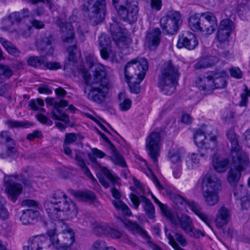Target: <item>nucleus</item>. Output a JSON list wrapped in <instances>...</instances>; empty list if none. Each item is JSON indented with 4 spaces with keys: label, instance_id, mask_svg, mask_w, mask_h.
Listing matches in <instances>:
<instances>
[{
    "label": "nucleus",
    "instance_id": "obj_1",
    "mask_svg": "<svg viewBox=\"0 0 250 250\" xmlns=\"http://www.w3.org/2000/svg\"><path fill=\"white\" fill-rule=\"evenodd\" d=\"M81 73L86 85L90 86L87 98L97 104H101L105 100L108 92V81L104 66L98 65L91 78L87 69H81Z\"/></svg>",
    "mask_w": 250,
    "mask_h": 250
},
{
    "label": "nucleus",
    "instance_id": "obj_2",
    "mask_svg": "<svg viewBox=\"0 0 250 250\" xmlns=\"http://www.w3.org/2000/svg\"><path fill=\"white\" fill-rule=\"evenodd\" d=\"M44 207L49 217L54 220L62 221L64 212L74 215L77 213L75 204L62 191H56L50 200L46 201Z\"/></svg>",
    "mask_w": 250,
    "mask_h": 250
},
{
    "label": "nucleus",
    "instance_id": "obj_3",
    "mask_svg": "<svg viewBox=\"0 0 250 250\" xmlns=\"http://www.w3.org/2000/svg\"><path fill=\"white\" fill-rule=\"evenodd\" d=\"M201 189L204 201L208 206H213L218 203L222 185L221 180L215 174L208 172L203 176Z\"/></svg>",
    "mask_w": 250,
    "mask_h": 250
},
{
    "label": "nucleus",
    "instance_id": "obj_4",
    "mask_svg": "<svg viewBox=\"0 0 250 250\" xmlns=\"http://www.w3.org/2000/svg\"><path fill=\"white\" fill-rule=\"evenodd\" d=\"M180 74L177 67L171 61L164 63L161 74L158 77V85L165 95H171L176 90Z\"/></svg>",
    "mask_w": 250,
    "mask_h": 250
},
{
    "label": "nucleus",
    "instance_id": "obj_5",
    "mask_svg": "<svg viewBox=\"0 0 250 250\" xmlns=\"http://www.w3.org/2000/svg\"><path fill=\"white\" fill-rule=\"evenodd\" d=\"M190 28L194 31H200L206 35H211L218 26L216 18L209 12L195 14L188 20Z\"/></svg>",
    "mask_w": 250,
    "mask_h": 250
},
{
    "label": "nucleus",
    "instance_id": "obj_6",
    "mask_svg": "<svg viewBox=\"0 0 250 250\" xmlns=\"http://www.w3.org/2000/svg\"><path fill=\"white\" fill-rule=\"evenodd\" d=\"M112 4L121 20L130 23L136 21L139 12L136 0H112Z\"/></svg>",
    "mask_w": 250,
    "mask_h": 250
},
{
    "label": "nucleus",
    "instance_id": "obj_7",
    "mask_svg": "<svg viewBox=\"0 0 250 250\" xmlns=\"http://www.w3.org/2000/svg\"><path fill=\"white\" fill-rule=\"evenodd\" d=\"M217 132L211 126H208L204 131L202 129L194 132V141L199 148L205 149H214L217 146Z\"/></svg>",
    "mask_w": 250,
    "mask_h": 250
},
{
    "label": "nucleus",
    "instance_id": "obj_8",
    "mask_svg": "<svg viewBox=\"0 0 250 250\" xmlns=\"http://www.w3.org/2000/svg\"><path fill=\"white\" fill-rule=\"evenodd\" d=\"M53 247L59 250H67L75 241L74 231L67 228L58 235L56 229H49L46 232Z\"/></svg>",
    "mask_w": 250,
    "mask_h": 250
},
{
    "label": "nucleus",
    "instance_id": "obj_9",
    "mask_svg": "<svg viewBox=\"0 0 250 250\" xmlns=\"http://www.w3.org/2000/svg\"><path fill=\"white\" fill-rule=\"evenodd\" d=\"M182 23L183 19L181 13L174 10L168 11L160 20L163 32L167 35L176 34Z\"/></svg>",
    "mask_w": 250,
    "mask_h": 250
},
{
    "label": "nucleus",
    "instance_id": "obj_10",
    "mask_svg": "<svg viewBox=\"0 0 250 250\" xmlns=\"http://www.w3.org/2000/svg\"><path fill=\"white\" fill-rule=\"evenodd\" d=\"M148 69V62L145 58L139 60H132L128 62L125 68V75L126 81H130L133 78L139 79L142 82L144 79L146 72Z\"/></svg>",
    "mask_w": 250,
    "mask_h": 250
},
{
    "label": "nucleus",
    "instance_id": "obj_11",
    "mask_svg": "<svg viewBox=\"0 0 250 250\" xmlns=\"http://www.w3.org/2000/svg\"><path fill=\"white\" fill-rule=\"evenodd\" d=\"M101 167V169L106 178L113 185L111 188V192L112 197L115 200L112 201V204L117 210L122 211L125 215H130L131 211L127 205L120 200L121 194L119 190L115 187V185L118 184V178L113 175L110 171L105 167Z\"/></svg>",
    "mask_w": 250,
    "mask_h": 250
},
{
    "label": "nucleus",
    "instance_id": "obj_12",
    "mask_svg": "<svg viewBox=\"0 0 250 250\" xmlns=\"http://www.w3.org/2000/svg\"><path fill=\"white\" fill-rule=\"evenodd\" d=\"M74 23V25L71 23H63L60 19H58L56 21V24L60 27L61 32L63 34L62 41L63 42L67 43H73L74 26L77 28L80 34L84 35L88 32L87 25L84 21Z\"/></svg>",
    "mask_w": 250,
    "mask_h": 250
},
{
    "label": "nucleus",
    "instance_id": "obj_13",
    "mask_svg": "<svg viewBox=\"0 0 250 250\" xmlns=\"http://www.w3.org/2000/svg\"><path fill=\"white\" fill-rule=\"evenodd\" d=\"M232 159V167L228 174V181L231 186L237 185L241 176V171L249 168L250 171V164L248 156L233 157Z\"/></svg>",
    "mask_w": 250,
    "mask_h": 250
},
{
    "label": "nucleus",
    "instance_id": "obj_14",
    "mask_svg": "<svg viewBox=\"0 0 250 250\" xmlns=\"http://www.w3.org/2000/svg\"><path fill=\"white\" fill-rule=\"evenodd\" d=\"M163 138L159 132H151L146 139V148L154 164L157 166V158L162 146Z\"/></svg>",
    "mask_w": 250,
    "mask_h": 250
},
{
    "label": "nucleus",
    "instance_id": "obj_15",
    "mask_svg": "<svg viewBox=\"0 0 250 250\" xmlns=\"http://www.w3.org/2000/svg\"><path fill=\"white\" fill-rule=\"evenodd\" d=\"M83 5L89 11V17L96 24L101 22L105 15V0H83Z\"/></svg>",
    "mask_w": 250,
    "mask_h": 250
},
{
    "label": "nucleus",
    "instance_id": "obj_16",
    "mask_svg": "<svg viewBox=\"0 0 250 250\" xmlns=\"http://www.w3.org/2000/svg\"><path fill=\"white\" fill-rule=\"evenodd\" d=\"M18 175H4L3 179L5 191L9 200L15 203L23 190L22 185L18 182Z\"/></svg>",
    "mask_w": 250,
    "mask_h": 250
},
{
    "label": "nucleus",
    "instance_id": "obj_17",
    "mask_svg": "<svg viewBox=\"0 0 250 250\" xmlns=\"http://www.w3.org/2000/svg\"><path fill=\"white\" fill-rule=\"evenodd\" d=\"M175 198L178 203L187 205L208 226L209 228L211 227V216L202 211V208L199 204L193 201H189L179 195H177Z\"/></svg>",
    "mask_w": 250,
    "mask_h": 250
},
{
    "label": "nucleus",
    "instance_id": "obj_18",
    "mask_svg": "<svg viewBox=\"0 0 250 250\" xmlns=\"http://www.w3.org/2000/svg\"><path fill=\"white\" fill-rule=\"evenodd\" d=\"M228 140L230 144V155L231 158L243 157L248 156L239 145V136L234 131V129L230 128L226 133Z\"/></svg>",
    "mask_w": 250,
    "mask_h": 250
},
{
    "label": "nucleus",
    "instance_id": "obj_19",
    "mask_svg": "<svg viewBox=\"0 0 250 250\" xmlns=\"http://www.w3.org/2000/svg\"><path fill=\"white\" fill-rule=\"evenodd\" d=\"M129 198L135 209L138 208L141 201L144 202L143 208L147 217L151 219L155 217V208L150 200L143 195L139 197L133 193L130 194Z\"/></svg>",
    "mask_w": 250,
    "mask_h": 250
},
{
    "label": "nucleus",
    "instance_id": "obj_20",
    "mask_svg": "<svg viewBox=\"0 0 250 250\" xmlns=\"http://www.w3.org/2000/svg\"><path fill=\"white\" fill-rule=\"evenodd\" d=\"M198 44V41L194 34L190 31H184L179 35L177 43L178 48L185 47L188 50L195 49Z\"/></svg>",
    "mask_w": 250,
    "mask_h": 250
},
{
    "label": "nucleus",
    "instance_id": "obj_21",
    "mask_svg": "<svg viewBox=\"0 0 250 250\" xmlns=\"http://www.w3.org/2000/svg\"><path fill=\"white\" fill-rule=\"evenodd\" d=\"M30 12L28 9L24 8L19 12H14L11 13L8 18L2 19L1 21V29L3 30H8L13 24L19 23L21 20L29 16Z\"/></svg>",
    "mask_w": 250,
    "mask_h": 250
},
{
    "label": "nucleus",
    "instance_id": "obj_22",
    "mask_svg": "<svg viewBox=\"0 0 250 250\" xmlns=\"http://www.w3.org/2000/svg\"><path fill=\"white\" fill-rule=\"evenodd\" d=\"M50 244L44 235H38L30 237L28 244L23 247V250H48Z\"/></svg>",
    "mask_w": 250,
    "mask_h": 250
},
{
    "label": "nucleus",
    "instance_id": "obj_23",
    "mask_svg": "<svg viewBox=\"0 0 250 250\" xmlns=\"http://www.w3.org/2000/svg\"><path fill=\"white\" fill-rule=\"evenodd\" d=\"M125 224L133 233L138 234L144 239H146L148 247L152 250H157L160 247L158 245L151 240L150 237L147 234L146 232L136 223L132 222L130 221H127L125 223Z\"/></svg>",
    "mask_w": 250,
    "mask_h": 250
},
{
    "label": "nucleus",
    "instance_id": "obj_24",
    "mask_svg": "<svg viewBox=\"0 0 250 250\" xmlns=\"http://www.w3.org/2000/svg\"><path fill=\"white\" fill-rule=\"evenodd\" d=\"M167 219L175 226L179 225L185 233L194 225L190 217L187 215H182L179 217L176 213L172 212Z\"/></svg>",
    "mask_w": 250,
    "mask_h": 250
},
{
    "label": "nucleus",
    "instance_id": "obj_25",
    "mask_svg": "<svg viewBox=\"0 0 250 250\" xmlns=\"http://www.w3.org/2000/svg\"><path fill=\"white\" fill-rule=\"evenodd\" d=\"M0 137L5 142L7 155L10 157L17 158L19 154L18 148L10 133L3 131L0 134Z\"/></svg>",
    "mask_w": 250,
    "mask_h": 250
},
{
    "label": "nucleus",
    "instance_id": "obj_26",
    "mask_svg": "<svg viewBox=\"0 0 250 250\" xmlns=\"http://www.w3.org/2000/svg\"><path fill=\"white\" fill-rule=\"evenodd\" d=\"M161 32L159 28H155L148 31L145 44L150 50H155L159 45L161 41Z\"/></svg>",
    "mask_w": 250,
    "mask_h": 250
},
{
    "label": "nucleus",
    "instance_id": "obj_27",
    "mask_svg": "<svg viewBox=\"0 0 250 250\" xmlns=\"http://www.w3.org/2000/svg\"><path fill=\"white\" fill-rule=\"evenodd\" d=\"M233 28V23L231 21L228 19L222 20L217 32V37L218 41L221 42L228 41L230 33Z\"/></svg>",
    "mask_w": 250,
    "mask_h": 250
},
{
    "label": "nucleus",
    "instance_id": "obj_28",
    "mask_svg": "<svg viewBox=\"0 0 250 250\" xmlns=\"http://www.w3.org/2000/svg\"><path fill=\"white\" fill-rule=\"evenodd\" d=\"M211 72H208L199 76L196 79L195 84L200 90L211 92L213 89Z\"/></svg>",
    "mask_w": 250,
    "mask_h": 250
},
{
    "label": "nucleus",
    "instance_id": "obj_29",
    "mask_svg": "<svg viewBox=\"0 0 250 250\" xmlns=\"http://www.w3.org/2000/svg\"><path fill=\"white\" fill-rule=\"evenodd\" d=\"M110 31L113 40L117 43L123 41L125 37V28L115 19L110 24Z\"/></svg>",
    "mask_w": 250,
    "mask_h": 250
},
{
    "label": "nucleus",
    "instance_id": "obj_30",
    "mask_svg": "<svg viewBox=\"0 0 250 250\" xmlns=\"http://www.w3.org/2000/svg\"><path fill=\"white\" fill-rule=\"evenodd\" d=\"M56 108L54 109L51 112L52 118L53 120H60L65 124L70 122L69 118L67 114L62 112L60 107H64L68 105V103L65 100H61L57 102Z\"/></svg>",
    "mask_w": 250,
    "mask_h": 250
},
{
    "label": "nucleus",
    "instance_id": "obj_31",
    "mask_svg": "<svg viewBox=\"0 0 250 250\" xmlns=\"http://www.w3.org/2000/svg\"><path fill=\"white\" fill-rule=\"evenodd\" d=\"M39 217L40 213L38 210L27 209L22 211L20 219L22 224L26 225L36 222Z\"/></svg>",
    "mask_w": 250,
    "mask_h": 250
},
{
    "label": "nucleus",
    "instance_id": "obj_32",
    "mask_svg": "<svg viewBox=\"0 0 250 250\" xmlns=\"http://www.w3.org/2000/svg\"><path fill=\"white\" fill-rule=\"evenodd\" d=\"M211 81L213 83V89L223 88L227 83V73L225 71H211Z\"/></svg>",
    "mask_w": 250,
    "mask_h": 250
},
{
    "label": "nucleus",
    "instance_id": "obj_33",
    "mask_svg": "<svg viewBox=\"0 0 250 250\" xmlns=\"http://www.w3.org/2000/svg\"><path fill=\"white\" fill-rule=\"evenodd\" d=\"M212 163L213 167L216 172L223 173L228 169L229 161L227 158L221 157L215 154L213 156Z\"/></svg>",
    "mask_w": 250,
    "mask_h": 250
},
{
    "label": "nucleus",
    "instance_id": "obj_34",
    "mask_svg": "<svg viewBox=\"0 0 250 250\" xmlns=\"http://www.w3.org/2000/svg\"><path fill=\"white\" fill-rule=\"evenodd\" d=\"M230 218V213L229 210L223 206L218 210L215 219L216 225L221 228L228 223Z\"/></svg>",
    "mask_w": 250,
    "mask_h": 250
},
{
    "label": "nucleus",
    "instance_id": "obj_35",
    "mask_svg": "<svg viewBox=\"0 0 250 250\" xmlns=\"http://www.w3.org/2000/svg\"><path fill=\"white\" fill-rule=\"evenodd\" d=\"M137 164L140 166L141 169L144 171V172L145 173L148 177L151 178L156 187L159 190L162 189L163 188V187L160 184L157 177L153 173L151 170L148 168L146 160L143 158H140L138 160Z\"/></svg>",
    "mask_w": 250,
    "mask_h": 250
},
{
    "label": "nucleus",
    "instance_id": "obj_36",
    "mask_svg": "<svg viewBox=\"0 0 250 250\" xmlns=\"http://www.w3.org/2000/svg\"><path fill=\"white\" fill-rule=\"evenodd\" d=\"M96 229L99 233L109 235L113 238H119L122 235L121 231L110 227L106 223H101L97 225Z\"/></svg>",
    "mask_w": 250,
    "mask_h": 250
},
{
    "label": "nucleus",
    "instance_id": "obj_37",
    "mask_svg": "<svg viewBox=\"0 0 250 250\" xmlns=\"http://www.w3.org/2000/svg\"><path fill=\"white\" fill-rule=\"evenodd\" d=\"M205 156L203 153H189L186 157V164L188 169H193L198 167L200 157Z\"/></svg>",
    "mask_w": 250,
    "mask_h": 250
},
{
    "label": "nucleus",
    "instance_id": "obj_38",
    "mask_svg": "<svg viewBox=\"0 0 250 250\" xmlns=\"http://www.w3.org/2000/svg\"><path fill=\"white\" fill-rule=\"evenodd\" d=\"M75 159L77 162V165L80 167L83 173L90 179L92 182H96V180L91 173L89 168L86 166L82 155L80 153L76 154Z\"/></svg>",
    "mask_w": 250,
    "mask_h": 250
},
{
    "label": "nucleus",
    "instance_id": "obj_39",
    "mask_svg": "<svg viewBox=\"0 0 250 250\" xmlns=\"http://www.w3.org/2000/svg\"><path fill=\"white\" fill-rule=\"evenodd\" d=\"M219 60L215 56H208L202 59L195 64L196 69L204 68L215 65Z\"/></svg>",
    "mask_w": 250,
    "mask_h": 250
},
{
    "label": "nucleus",
    "instance_id": "obj_40",
    "mask_svg": "<svg viewBox=\"0 0 250 250\" xmlns=\"http://www.w3.org/2000/svg\"><path fill=\"white\" fill-rule=\"evenodd\" d=\"M185 150L182 148L171 150L168 152V158L172 163L179 164L181 163L182 158L185 155Z\"/></svg>",
    "mask_w": 250,
    "mask_h": 250
},
{
    "label": "nucleus",
    "instance_id": "obj_41",
    "mask_svg": "<svg viewBox=\"0 0 250 250\" xmlns=\"http://www.w3.org/2000/svg\"><path fill=\"white\" fill-rule=\"evenodd\" d=\"M110 149L111 151V155L110 157L111 160L116 165H118L122 167H125L126 164L123 157L118 152L113 145L111 146Z\"/></svg>",
    "mask_w": 250,
    "mask_h": 250
},
{
    "label": "nucleus",
    "instance_id": "obj_42",
    "mask_svg": "<svg viewBox=\"0 0 250 250\" xmlns=\"http://www.w3.org/2000/svg\"><path fill=\"white\" fill-rule=\"evenodd\" d=\"M0 42L9 54L14 56L19 55L20 51L12 42L2 37L0 38Z\"/></svg>",
    "mask_w": 250,
    "mask_h": 250
},
{
    "label": "nucleus",
    "instance_id": "obj_43",
    "mask_svg": "<svg viewBox=\"0 0 250 250\" xmlns=\"http://www.w3.org/2000/svg\"><path fill=\"white\" fill-rule=\"evenodd\" d=\"M45 59L43 57H31L28 61V64L36 68H45Z\"/></svg>",
    "mask_w": 250,
    "mask_h": 250
},
{
    "label": "nucleus",
    "instance_id": "obj_44",
    "mask_svg": "<svg viewBox=\"0 0 250 250\" xmlns=\"http://www.w3.org/2000/svg\"><path fill=\"white\" fill-rule=\"evenodd\" d=\"M74 195L81 201H91L95 198V194L91 191H77Z\"/></svg>",
    "mask_w": 250,
    "mask_h": 250
},
{
    "label": "nucleus",
    "instance_id": "obj_45",
    "mask_svg": "<svg viewBox=\"0 0 250 250\" xmlns=\"http://www.w3.org/2000/svg\"><path fill=\"white\" fill-rule=\"evenodd\" d=\"M237 12L240 18L243 21L249 20L250 18V7L247 5L244 4L239 5Z\"/></svg>",
    "mask_w": 250,
    "mask_h": 250
},
{
    "label": "nucleus",
    "instance_id": "obj_46",
    "mask_svg": "<svg viewBox=\"0 0 250 250\" xmlns=\"http://www.w3.org/2000/svg\"><path fill=\"white\" fill-rule=\"evenodd\" d=\"M233 193L235 198L237 200L250 195L247 189L242 185L235 186Z\"/></svg>",
    "mask_w": 250,
    "mask_h": 250
},
{
    "label": "nucleus",
    "instance_id": "obj_47",
    "mask_svg": "<svg viewBox=\"0 0 250 250\" xmlns=\"http://www.w3.org/2000/svg\"><path fill=\"white\" fill-rule=\"evenodd\" d=\"M165 232L166 236L168 240V243L169 245H170L174 250H185L182 248L178 243L176 242L173 236L171 233V231L166 228H165Z\"/></svg>",
    "mask_w": 250,
    "mask_h": 250
},
{
    "label": "nucleus",
    "instance_id": "obj_48",
    "mask_svg": "<svg viewBox=\"0 0 250 250\" xmlns=\"http://www.w3.org/2000/svg\"><path fill=\"white\" fill-rule=\"evenodd\" d=\"M38 47L42 50L46 51L51 48V41L48 37H44L37 42Z\"/></svg>",
    "mask_w": 250,
    "mask_h": 250
},
{
    "label": "nucleus",
    "instance_id": "obj_49",
    "mask_svg": "<svg viewBox=\"0 0 250 250\" xmlns=\"http://www.w3.org/2000/svg\"><path fill=\"white\" fill-rule=\"evenodd\" d=\"M151 196L154 200V202L157 204L160 207L164 215L167 218L170 215L171 212L168 208L167 207L163 204H162L159 200L154 196L153 194H151Z\"/></svg>",
    "mask_w": 250,
    "mask_h": 250
},
{
    "label": "nucleus",
    "instance_id": "obj_50",
    "mask_svg": "<svg viewBox=\"0 0 250 250\" xmlns=\"http://www.w3.org/2000/svg\"><path fill=\"white\" fill-rule=\"evenodd\" d=\"M244 89L241 93V100L239 102V105L241 106H246L248 103V98L250 97V88L249 89L247 86L244 85Z\"/></svg>",
    "mask_w": 250,
    "mask_h": 250
},
{
    "label": "nucleus",
    "instance_id": "obj_51",
    "mask_svg": "<svg viewBox=\"0 0 250 250\" xmlns=\"http://www.w3.org/2000/svg\"><path fill=\"white\" fill-rule=\"evenodd\" d=\"M189 229L186 232V234L191 237L199 238L201 236H205V233L204 231L195 229L194 225Z\"/></svg>",
    "mask_w": 250,
    "mask_h": 250
},
{
    "label": "nucleus",
    "instance_id": "obj_52",
    "mask_svg": "<svg viewBox=\"0 0 250 250\" xmlns=\"http://www.w3.org/2000/svg\"><path fill=\"white\" fill-rule=\"evenodd\" d=\"M5 124L9 128H17L26 126L28 124L26 122L18 121L13 120H7Z\"/></svg>",
    "mask_w": 250,
    "mask_h": 250
},
{
    "label": "nucleus",
    "instance_id": "obj_53",
    "mask_svg": "<svg viewBox=\"0 0 250 250\" xmlns=\"http://www.w3.org/2000/svg\"><path fill=\"white\" fill-rule=\"evenodd\" d=\"M13 74V71L7 65L0 64V75L5 78H10Z\"/></svg>",
    "mask_w": 250,
    "mask_h": 250
},
{
    "label": "nucleus",
    "instance_id": "obj_54",
    "mask_svg": "<svg viewBox=\"0 0 250 250\" xmlns=\"http://www.w3.org/2000/svg\"><path fill=\"white\" fill-rule=\"evenodd\" d=\"M98 41L101 47H110V39L104 33H102L100 35Z\"/></svg>",
    "mask_w": 250,
    "mask_h": 250
},
{
    "label": "nucleus",
    "instance_id": "obj_55",
    "mask_svg": "<svg viewBox=\"0 0 250 250\" xmlns=\"http://www.w3.org/2000/svg\"><path fill=\"white\" fill-rule=\"evenodd\" d=\"M108 248L104 241L98 240L93 243L91 250H106Z\"/></svg>",
    "mask_w": 250,
    "mask_h": 250
},
{
    "label": "nucleus",
    "instance_id": "obj_56",
    "mask_svg": "<svg viewBox=\"0 0 250 250\" xmlns=\"http://www.w3.org/2000/svg\"><path fill=\"white\" fill-rule=\"evenodd\" d=\"M128 84L130 91L131 93L137 94L140 92L139 84L141 82H139V79H136L134 82H131L130 81H126Z\"/></svg>",
    "mask_w": 250,
    "mask_h": 250
},
{
    "label": "nucleus",
    "instance_id": "obj_57",
    "mask_svg": "<svg viewBox=\"0 0 250 250\" xmlns=\"http://www.w3.org/2000/svg\"><path fill=\"white\" fill-rule=\"evenodd\" d=\"M5 201L3 198L0 197V218L3 220L6 219L8 216V213L4 207Z\"/></svg>",
    "mask_w": 250,
    "mask_h": 250
},
{
    "label": "nucleus",
    "instance_id": "obj_58",
    "mask_svg": "<svg viewBox=\"0 0 250 250\" xmlns=\"http://www.w3.org/2000/svg\"><path fill=\"white\" fill-rule=\"evenodd\" d=\"M29 105L32 109L37 111L39 110V107L38 105H40L41 106H43L44 102L42 99L40 98H38L36 99V100H31L29 102Z\"/></svg>",
    "mask_w": 250,
    "mask_h": 250
},
{
    "label": "nucleus",
    "instance_id": "obj_59",
    "mask_svg": "<svg viewBox=\"0 0 250 250\" xmlns=\"http://www.w3.org/2000/svg\"><path fill=\"white\" fill-rule=\"evenodd\" d=\"M76 50V46L75 44H73L71 46L67 48L68 52V60L72 62H76V58L75 56V51Z\"/></svg>",
    "mask_w": 250,
    "mask_h": 250
},
{
    "label": "nucleus",
    "instance_id": "obj_60",
    "mask_svg": "<svg viewBox=\"0 0 250 250\" xmlns=\"http://www.w3.org/2000/svg\"><path fill=\"white\" fill-rule=\"evenodd\" d=\"M62 65L59 62H45V68L49 70H56L61 68Z\"/></svg>",
    "mask_w": 250,
    "mask_h": 250
},
{
    "label": "nucleus",
    "instance_id": "obj_61",
    "mask_svg": "<svg viewBox=\"0 0 250 250\" xmlns=\"http://www.w3.org/2000/svg\"><path fill=\"white\" fill-rule=\"evenodd\" d=\"M131 101L129 99H125L119 104V107L122 111H127L130 109L131 105Z\"/></svg>",
    "mask_w": 250,
    "mask_h": 250
},
{
    "label": "nucleus",
    "instance_id": "obj_62",
    "mask_svg": "<svg viewBox=\"0 0 250 250\" xmlns=\"http://www.w3.org/2000/svg\"><path fill=\"white\" fill-rule=\"evenodd\" d=\"M77 140V137L73 133H66L65 135V140L63 143L70 145Z\"/></svg>",
    "mask_w": 250,
    "mask_h": 250
},
{
    "label": "nucleus",
    "instance_id": "obj_63",
    "mask_svg": "<svg viewBox=\"0 0 250 250\" xmlns=\"http://www.w3.org/2000/svg\"><path fill=\"white\" fill-rule=\"evenodd\" d=\"M175 238L177 242L182 247H186L188 245V241L185 237L180 233L175 234Z\"/></svg>",
    "mask_w": 250,
    "mask_h": 250
},
{
    "label": "nucleus",
    "instance_id": "obj_64",
    "mask_svg": "<svg viewBox=\"0 0 250 250\" xmlns=\"http://www.w3.org/2000/svg\"><path fill=\"white\" fill-rule=\"evenodd\" d=\"M229 72L231 77L236 79L242 78V73L238 67H232L229 69Z\"/></svg>",
    "mask_w": 250,
    "mask_h": 250
}]
</instances>
